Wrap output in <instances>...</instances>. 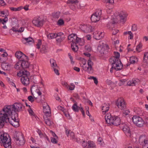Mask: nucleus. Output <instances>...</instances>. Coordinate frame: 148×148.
Segmentation results:
<instances>
[{"label":"nucleus","instance_id":"f257e3e1","mask_svg":"<svg viewBox=\"0 0 148 148\" xmlns=\"http://www.w3.org/2000/svg\"><path fill=\"white\" fill-rule=\"evenodd\" d=\"M24 107V106L21 103H16L13 105L5 106L1 112L6 115H10L13 111L15 112H19L22 111V108Z\"/></svg>","mask_w":148,"mask_h":148},{"label":"nucleus","instance_id":"f03ea898","mask_svg":"<svg viewBox=\"0 0 148 148\" xmlns=\"http://www.w3.org/2000/svg\"><path fill=\"white\" fill-rule=\"evenodd\" d=\"M0 114L1 115V116L0 117V128L3 127L5 122V123L9 122L15 127H17L19 126L18 121L14 116H12L11 119H10L9 118V116L10 115H6L5 114L1 113V112Z\"/></svg>","mask_w":148,"mask_h":148},{"label":"nucleus","instance_id":"7ed1b4c3","mask_svg":"<svg viewBox=\"0 0 148 148\" xmlns=\"http://www.w3.org/2000/svg\"><path fill=\"white\" fill-rule=\"evenodd\" d=\"M110 62L114 66V69L116 70H121L123 68V65L120 59H118L114 57H112L110 59Z\"/></svg>","mask_w":148,"mask_h":148},{"label":"nucleus","instance_id":"20e7f679","mask_svg":"<svg viewBox=\"0 0 148 148\" xmlns=\"http://www.w3.org/2000/svg\"><path fill=\"white\" fill-rule=\"evenodd\" d=\"M68 39L72 42V43H79L81 46L83 45L84 44V40L77 37L76 34H71L68 36Z\"/></svg>","mask_w":148,"mask_h":148},{"label":"nucleus","instance_id":"39448f33","mask_svg":"<svg viewBox=\"0 0 148 148\" xmlns=\"http://www.w3.org/2000/svg\"><path fill=\"white\" fill-rule=\"evenodd\" d=\"M132 119L134 123L139 127L143 126L145 123L143 119L138 116H134L132 117Z\"/></svg>","mask_w":148,"mask_h":148},{"label":"nucleus","instance_id":"423d86ee","mask_svg":"<svg viewBox=\"0 0 148 148\" xmlns=\"http://www.w3.org/2000/svg\"><path fill=\"white\" fill-rule=\"evenodd\" d=\"M16 141L17 144L20 145H23L25 142L23 134L20 132L17 133L14 136Z\"/></svg>","mask_w":148,"mask_h":148},{"label":"nucleus","instance_id":"0eeeda50","mask_svg":"<svg viewBox=\"0 0 148 148\" xmlns=\"http://www.w3.org/2000/svg\"><path fill=\"white\" fill-rule=\"evenodd\" d=\"M116 104L119 108L121 110L126 108V103L123 98H118L115 101Z\"/></svg>","mask_w":148,"mask_h":148},{"label":"nucleus","instance_id":"6e6552de","mask_svg":"<svg viewBox=\"0 0 148 148\" xmlns=\"http://www.w3.org/2000/svg\"><path fill=\"white\" fill-rule=\"evenodd\" d=\"M43 20H41L39 17L34 18L32 21L33 24L38 27L42 26L43 24Z\"/></svg>","mask_w":148,"mask_h":148},{"label":"nucleus","instance_id":"1a4fd4ad","mask_svg":"<svg viewBox=\"0 0 148 148\" xmlns=\"http://www.w3.org/2000/svg\"><path fill=\"white\" fill-rule=\"evenodd\" d=\"M114 118V116H112L110 113L106 114L105 116V119L106 123L109 125H113Z\"/></svg>","mask_w":148,"mask_h":148},{"label":"nucleus","instance_id":"9d476101","mask_svg":"<svg viewBox=\"0 0 148 148\" xmlns=\"http://www.w3.org/2000/svg\"><path fill=\"white\" fill-rule=\"evenodd\" d=\"M16 57L20 61L24 59H28V57L21 51H17L15 53Z\"/></svg>","mask_w":148,"mask_h":148},{"label":"nucleus","instance_id":"9b49d317","mask_svg":"<svg viewBox=\"0 0 148 148\" xmlns=\"http://www.w3.org/2000/svg\"><path fill=\"white\" fill-rule=\"evenodd\" d=\"M121 127H122L123 131L127 136H131V134L130 129L128 125L124 124V125L123 126L121 127Z\"/></svg>","mask_w":148,"mask_h":148},{"label":"nucleus","instance_id":"f8f14e48","mask_svg":"<svg viewBox=\"0 0 148 148\" xmlns=\"http://www.w3.org/2000/svg\"><path fill=\"white\" fill-rule=\"evenodd\" d=\"M17 75L19 77H23L25 76H30L29 73L26 70L22 69L17 73Z\"/></svg>","mask_w":148,"mask_h":148},{"label":"nucleus","instance_id":"ddd939ff","mask_svg":"<svg viewBox=\"0 0 148 148\" xmlns=\"http://www.w3.org/2000/svg\"><path fill=\"white\" fill-rule=\"evenodd\" d=\"M104 35L103 32L96 31L94 32L93 37L96 40H100L103 37Z\"/></svg>","mask_w":148,"mask_h":148},{"label":"nucleus","instance_id":"4468645a","mask_svg":"<svg viewBox=\"0 0 148 148\" xmlns=\"http://www.w3.org/2000/svg\"><path fill=\"white\" fill-rule=\"evenodd\" d=\"M80 28L82 31L86 33L91 32L92 31L91 26L89 25H82L81 26Z\"/></svg>","mask_w":148,"mask_h":148},{"label":"nucleus","instance_id":"2eb2a0df","mask_svg":"<svg viewBox=\"0 0 148 148\" xmlns=\"http://www.w3.org/2000/svg\"><path fill=\"white\" fill-rule=\"evenodd\" d=\"M43 112L45 114L46 118L50 116L51 112L50 108L48 105L43 107Z\"/></svg>","mask_w":148,"mask_h":148},{"label":"nucleus","instance_id":"dca6fc26","mask_svg":"<svg viewBox=\"0 0 148 148\" xmlns=\"http://www.w3.org/2000/svg\"><path fill=\"white\" fill-rule=\"evenodd\" d=\"M22 41L23 43L28 45L33 43L34 42V40L30 37L27 38H23L22 39Z\"/></svg>","mask_w":148,"mask_h":148},{"label":"nucleus","instance_id":"f3484780","mask_svg":"<svg viewBox=\"0 0 148 148\" xmlns=\"http://www.w3.org/2000/svg\"><path fill=\"white\" fill-rule=\"evenodd\" d=\"M6 140L4 142L2 143L3 144L4 147L5 148H12V147L11 145V141L10 138L9 137L8 138H6Z\"/></svg>","mask_w":148,"mask_h":148},{"label":"nucleus","instance_id":"a211bd4d","mask_svg":"<svg viewBox=\"0 0 148 148\" xmlns=\"http://www.w3.org/2000/svg\"><path fill=\"white\" fill-rule=\"evenodd\" d=\"M29 77L25 76L21 77V81L22 83L24 86H27L29 84Z\"/></svg>","mask_w":148,"mask_h":148},{"label":"nucleus","instance_id":"6ab92c4d","mask_svg":"<svg viewBox=\"0 0 148 148\" xmlns=\"http://www.w3.org/2000/svg\"><path fill=\"white\" fill-rule=\"evenodd\" d=\"M27 60V59H24L20 61L21 62L23 69L28 68L29 66V64L28 61L26 60Z\"/></svg>","mask_w":148,"mask_h":148},{"label":"nucleus","instance_id":"aec40b11","mask_svg":"<svg viewBox=\"0 0 148 148\" xmlns=\"http://www.w3.org/2000/svg\"><path fill=\"white\" fill-rule=\"evenodd\" d=\"M119 17L121 18V21L123 22H125L126 21V18L127 14L126 13L122 11L120 12L119 14Z\"/></svg>","mask_w":148,"mask_h":148},{"label":"nucleus","instance_id":"412c9836","mask_svg":"<svg viewBox=\"0 0 148 148\" xmlns=\"http://www.w3.org/2000/svg\"><path fill=\"white\" fill-rule=\"evenodd\" d=\"M9 137V135H8L6 133L2 134L0 135V143H3L5 141V140L7 139L6 138H8Z\"/></svg>","mask_w":148,"mask_h":148},{"label":"nucleus","instance_id":"4be33fe9","mask_svg":"<svg viewBox=\"0 0 148 148\" xmlns=\"http://www.w3.org/2000/svg\"><path fill=\"white\" fill-rule=\"evenodd\" d=\"M114 120L113 121V125L117 126L120 125L121 123V119L119 117L114 116Z\"/></svg>","mask_w":148,"mask_h":148},{"label":"nucleus","instance_id":"5701e85b","mask_svg":"<svg viewBox=\"0 0 148 148\" xmlns=\"http://www.w3.org/2000/svg\"><path fill=\"white\" fill-rule=\"evenodd\" d=\"M139 81V80L138 79H133L131 80L128 82L127 83V84L130 86H135Z\"/></svg>","mask_w":148,"mask_h":148},{"label":"nucleus","instance_id":"b1692460","mask_svg":"<svg viewBox=\"0 0 148 148\" xmlns=\"http://www.w3.org/2000/svg\"><path fill=\"white\" fill-rule=\"evenodd\" d=\"M109 109V104L105 103L103 104L102 107V112H106L108 111Z\"/></svg>","mask_w":148,"mask_h":148},{"label":"nucleus","instance_id":"393cba45","mask_svg":"<svg viewBox=\"0 0 148 148\" xmlns=\"http://www.w3.org/2000/svg\"><path fill=\"white\" fill-rule=\"evenodd\" d=\"M100 19L99 17H98L97 15H95V14H93L91 17V20L92 22H96L99 21Z\"/></svg>","mask_w":148,"mask_h":148},{"label":"nucleus","instance_id":"a878e982","mask_svg":"<svg viewBox=\"0 0 148 148\" xmlns=\"http://www.w3.org/2000/svg\"><path fill=\"white\" fill-rule=\"evenodd\" d=\"M14 67L16 70H22L23 69V67L21 65V62L19 61V62H17L15 64Z\"/></svg>","mask_w":148,"mask_h":148},{"label":"nucleus","instance_id":"bb28decb","mask_svg":"<svg viewBox=\"0 0 148 148\" xmlns=\"http://www.w3.org/2000/svg\"><path fill=\"white\" fill-rule=\"evenodd\" d=\"M139 140L140 141H143L144 143L143 145H147L148 144V140L146 139V136L145 135H143L140 136L139 138Z\"/></svg>","mask_w":148,"mask_h":148},{"label":"nucleus","instance_id":"cd10ccee","mask_svg":"<svg viewBox=\"0 0 148 148\" xmlns=\"http://www.w3.org/2000/svg\"><path fill=\"white\" fill-rule=\"evenodd\" d=\"M77 43H72L71 47L73 51L74 52H76L78 50V47L77 45Z\"/></svg>","mask_w":148,"mask_h":148},{"label":"nucleus","instance_id":"c85d7f7f","mask_svg":"<svg viewBox=\"0 0 148 148\" xmlns=\"http://www.w3.org/2000/svg\"><path fill=\"white\" fill-rule=\"evenodd\" d=\"M97 49L98 51L101 54L104 53V48L103 45L100 44L98 46Z\"/></svg>","mask_w":148,"mask_h":148},{"label":"nucleus","instance_id":"c756f323","mask_svg":"<svg viewBox=\"0 0 148 148\" xmlns=\"http://www.w3.org/2000/svg\"><path fill=\"white\" fill-rule=\"evenodd\" d=\"M96 148L95 144L93 142L88 141V147L87 148Z\"/></svg>","mask_w":148,"mask_h":148},{"label":"nucleus","instance_id":"7c9ffc66","mask_svg":"<svg viewBox=\"0 0 148 148\" xmlns=\"http://www.w3.org/2000/svg\"><path fill=\"white\" fill-rule=\"evenodd\" d=\"M143 61L148 64V52H145L144 54Z\"/></svg>","mask_w":148,"mask_h":148},{"label":"nucleus","instance_id":"2f4dec72","mask_svg":"<svg viewBox=\"0 0 148 148\" xmlns=\"http://www.w3.org/2000/svg\"><path fill=\"white\" fill-rule=\"evenodd\" d=\"M50 62L51 67L53 68L55 67H58L56 61L54 59H50Z\"/></svg>","mask_w":148,"mask_h":148},{"label":"nucleus","instance_id":"473e14b6","mask_svg":"<svg viewBox=\"0 0 148 148\" xmlns=\"http://www.w3.org/2000/svg\"><path fill=\"white\" fill-rule=\"evenodd\" d=\"M44 121H45V124L48 126H50L52 124V121H51L49 119H48L47 118V119H46V118L45 117H44Z\"/></svg>","mask_w":148,"mask_h":148},{"label":"nucleus","instance_id":"72a5a7b5","mask_svg":"<svg viewBox=\"0 0 148 148\" xmlns=\"http://www.w3.org/2000/svg\"><path fill=\"white\" fill-rule=\"evenodd\" d=\"M79 107L77 105V103H75L72 107V109L75 112H78L79 111Z\"/></svg>","mask_w":148,"mask_h":148},{"label":"nucleus","instance_id":"f704fd0d","mask_svg":"<svg viewBox=\"0 0 148 148\" xmlns=\"http://www.w3.org/2000/svg\"><path fill=\"white\" fill-rule=\"evenodd\" d=\"M67 3L69 5L75 3H78V1L77 0H68Z\"/></svg>","mask_w":148,"mask_h":148},{"label":"nucleus","instance_id":"c9c22d12","mask_svg":"<svg viewBox=\"0 0 148 148\" xmlns=\"http://www.w3.org/2000/svg\"><path fill=\"white\" fill-rule=\"evenodd\" d=\"M47 37L49 39H52L56 38V33H51L47 35Z\"/></svg>","mask_w":148,"mask_h":148},{"label":"nucleus","instance_id":"e433bc0d","mask_svg":"<svg viewBox=\"0 0 148 148\" xmlns=\"http://www.w3.org/2000/svg\"><path fill=\"white\" fill-rule=\"evenodd\" d=\"M137 58L134 56H132L130 57V61L131 64H134L136 62H137V60H136L135 59H136Z\"/></svg>","mask_w":148,"mask_h":148},{"label":"nucleus","instance_id":"4c0bfd02","mask_svg":"<svg viewBox=\"0 0 148 148\" xmlns=\"http://www.w3.org/2000/svg\"><path fill=\"white\" fill-rule=\"evenodd\" d=\"M8 19L7 16H5L3 19L0 18V23L4 25L8 21Z\"/></svg>","mask_w":148,"mask_h":148},{"label":"nucleus","instance_id":"58836bf2","mask_svg":"<svg viewBox=\"0 0 148 148\" xmlns=\"http://www.w3.org/2000/svg\"><path fill=\"white\" fill-rule=\"evenodd\" d=\"M10 9L12 11H17L20 10L23 8V6H20L17 8H15L14 7H10Z\"/></svg>","mask_w":148,"mask_h":148},{"label":"nucleus","instance_id":"ea45409f","mask_svg":"<svg viewBox=\"0 0 148 148\" xmlns=\"http://www.w3.org/2000/svg\"><path fill=\"white\" fill-rule=\"evenodd\" d=\"M88 66L90 68V70H92V66L93 65V63L90 59L88 60Z\"/></svg>","mask_w":148,"mask_h":148},{"label":"nucleus","instance_id":"a19ab883","mask_svg":"<svg viewBox=\"0 0 148 148\" xmlns=\"http://www.w3.org/2000/svg\"><path fill=\"white\" fill-rule=\"evenodd\" d=\"M115 22L113 23H108L107 25V27L108 29H113V28L114 27V24Z\"/></svg>","mask_w":148,"mask_h":148},{"label":"nucleus","instance_id":"79ce46f5","mask_svg":"<svg viewBox=\"0 0 148 148\" xmlns=\"http://www.w3.org/2000/svg\"><path fill=\"white\" fill-rule=\"evenodd\" d=\"M83 68L84 70L88 72L89 73L92 72V70H90V68L88 66L87 67L86 66H83Z\"/></svg>","mask_w":148,"mask_h":148},{"label":"nucleus","instance_id":"37998d69","mask_svg":"<svg viewBox=\"0 0 148 148\" xmlns=\"http://www.w3.org/2000/svg\"><path fill=\"white\" fill-rule=\"evenodd\" d=\"M78 3H75L72 5H69L70 8L73 10H75L77 7V5Z\"/></svg>","mask_w":148,"mask_h":148},{"label":"nucleus","instance_id":"c03bdc74","mask_svg":"<svg viewBox=\"0 0 148 148\" xmlns=\"http://www.w3.org/2000/svg\"><path fill=\"white\" fill-rule=\"evenodd\" d=\"M0 14L1 15V16H3L2 15H5V16H7L9 14V12L8 10H5L3 11H0Z\"/></svg>","mask_w":148,"mask_h":148},{"label":"nucleus","instance_id":"a18cd8bd","mask_svg":"<svg viewBox=\"0 0 148 148\" xmlns=\"http://www.w3.org/2000/svg\"><path fill=\"white\" fill-rule=\"evenodd\" d=\"M56 41L59 43L61 42L65 38V36H63V37H57Z\"/></svg>","mask_w":148,"mask_h":148},{"label":"nucleus","instance_id":"49530a36","mask_svg":"<svg viewBox=\"0 0 148 148\" xmlns=\"http://www.w3.org/2000/svg\"><path fill=\"white\" fill-rule=\"evenodd\" d=\"M94 14L95 15H97L98 17H99V18H100L101 14V10L99 9L97 10Z\"/></svg>","mask_w":148,"mask_h":148},{"label":"nucleus","instance_id":"de8ad7c7","mask_svg":"<svg viewBox=\"0 0 148 148\" xmlns=\"http://www.w3.org/2000/svg\"><path fill=\"white\" fill-rule=\"evenodd\" d=\"M64 21L62 19H59L57 22V24L59 26H61L64 25Z\"/></svg>","mask_w":148,"mask_h":148},{"label":"nucleus","instance_id":"09e8293b","mask_svg":"<svg viewBox=\"0 0 148 148\" xmlns=\"http://www.w3.org/2000/svg\"><path fill=\"white\" fill-rule=\"evenodd\" d=\"M60 15V12H56L53 13L52 14L53 17L55 18H59Z\"/></svg>","mask_w":148,"mask_h":148},{"label":"nucleus","instance_id":"8fccbe9b","mask_svg":"<svg viewBox=\"0 0 148 148\" xmlns=\"http://www.w3.org/2000/svg\"><path fill=\"white\" fill-rule=\"evenodd\" d=\"M103 1L106 3L112 4L114 2V0H103Z\"/></svg>","mask_w":148,"mask_h":148},{"label":"nucleus","instance_id":"3c124183","mask_svg":"<svg viewBox=\"0 0 148 148\" xmlns=\"http://www.w3.org/2000/svg\"><path fill=\"white\" fill-rule=\"evenodd\" d=\"M51 142L54 144L57 143L58 142V138L56 137H51Z\"/></svg>","mask_w":148,"mask_h":148},{"label":"nucleus","instance_id":"603ef678","mask_svg":"<svg viewBox=\"0 0 148 148\" xmlns=\"http://www.w3.org/2000/svg\"><path fill=\"white\" fill-rule=\"evenodd\" d=\"M114 56H113V57L116 58L117 59V60L119 59V58L120 56L119 53L118 52L115 51H114Z\"/></svg>","mask_w":148,"mask_h":148},{"label":"nucleus","instance_id":"864d4df0","mask_svg":"<svg viewBox=\"0 0 148 148\" xmlns=\"http://www.w3.org/2000/svg\"><path fill=\"white\" fill-rule=\"evenodd\" d=\"M58 108L59 110H60L64 112V114H65V115L66 116L68 117V116H69V114H68L67 115V114H66V113L64 112V109L63 107H62L61 106H58Z\"/></svg>","mask_w":148,"mask_h":148},{"label":"nucleus","instance_id":"5fc2aeb1","mask_svg":"<svg viewBox=\"0 0 148 148\" xmlns=\"http://www.w3.org/2000/svg\"><path fill=\"white\" fill-rule=\"evenodd\" d=\"M47 50V47L45 45H42L41 49V51L43 53L46 51Z\"/></svg>","mask_w":148,"mask_h":148},{"label":"nucleus","instance_id":"6e6d98bb","mask_svg":"<svg viewBox=\"0 0 148 148\" xmlns=\"http://www.w3.org/2000/svg\"><path fill=\"white\" fill-rule=\"evenodd\" d=\"M27 99L31 103L33 102L34 101V98L32 96H29L28 97Z\"/></svg>","mask_w":148,"mask_h":148},{"label":"nucleus","instance_id":"4d7b16f0","mask_svg":"<svg viewBox=\"0 0 148 148\" xmlns=\"http://www.w3.org/2000/svg\"><path fill=\"white\" fill-rule=\"evenodd\" d=\"M85 49L86 51H90L91 50V47L89 45H87L85 46Z\"/></svg>","mask_w":148,"mask_h":148},{"label":"nucleus","instance_id":"13d9d810","mask_svg":"<svg viewBox=\"0 0 148 148\" xmlns=\"http://www.w3.org/2000/svg\"><path fill=\"white\" fill-rule=\"evenodd\" d=\"M123 113L125 115H127L129 114L130 113V111L128 109L123 110Z\"/></svg>","mask_w":148,"mask_h":148},{"label":"nucleus","instance_id":"bf43d9fd","mask_svg":"<svg viewBox=\"0 0 148 148\" xmlns=\"http://www.w3.org/2000/svg\"><path fill=\"white\" fill-rule=\"evenodd\" d=\"M56 38L57 37H63V36H64L62 32H59L57 33H56Z\"/></svg>","mask_w":148,"mask_h":148},{"label":"nucleus","instance_id":"052dcab7","mask_svg":"<svg viewBox=\"0 0 148 148\" xmlns=\"http://www.w3.org/2000/svg\"><path fill=\"white\" fill-rule=\"evenodd\" d=\"M41 40H38V43L36 45L38 49H39L40 48V46L41 45Z\"/></svg>","mask_w":148,"mask_h":148},{"label":"nucleus","instance_id":"680f3d73","mask_svg":"<svg viewBox=\"0 0 148 148\" xmlns=\"http://www.w3.org/2000/svg\"><path fill=\"white\" fill-rule=\"evenodd\" d=\"M119 31L117 29H112V34L115 35L116 34L118 33Z\"/></svg>","mask_w":148,"mask_h":148},{"label":"nucleus","instance_id":"e2e57ef3","mask_svg":"<svg viewBox=\"0 0 148 148\" xmlns=\"http://www.w3.org/2000/svg\"><path fill=\"white\" fill-rule=\"evenodd\" d=\"M28 110V111L29 112V113L30 115H33V116L34 115V113L33 111L30 108V107L29 108V109Z\"/></svg>","mask_w":148,"mask_h":148},{"label":"nucleus","instance_id":"0e129e2a","mask_svg":"<svg viewBox=\"0 0 148 148\" xmlns=\"http://www.w3.org/2000/svg\"><path fill=\"white\" fill-rule=\"evenodd\" d=\"M129 36L128 37L130 39H132L133 38V35L131 31H129Z\"/></svg>","mask_w":148,"mask_h":148},{"label":"nucleus","instance_id":"69168bd1","mask_svg":"<svg viewBox=\"0 0 148 148\" xmlns=\"http://www.w3.org/2000/svg\"><path fill=\"white\" fill-rule=\"evenodd\" d=\"M38 133L41 137H45V134H42L40 130H38Z\"/></svg>","mask_w":148,"mask_h":148},{"label":"nucleus","instance_id":"338daca9","mask_svg":"<svg viewBox=\"0 0 148 148\" xmlns=\"http://www.w3.org/2000/svg\"><path fill=\"white\" fill-rule=\"evenodd\" d=\"M58 68V67H55V68H53V69L56 75H59V73L58 70L57 69V68Z\"/></svg>","mask_w":148,"mask_h":148},{"label":"nucleus","instance_id":"774afa93","mask_svg":"<svg viewBox=\"0 0 148 148\" xmlns=\"http://www.w3.org/2000/svg\"><path fill=\"white\" fill-rule=\"evenodd\" d=\"M137 29L136 25L133 24L132 26V31H135L137 30Z\"/></svg>","mask_w":148,"mask_h":148}]
</instances>
